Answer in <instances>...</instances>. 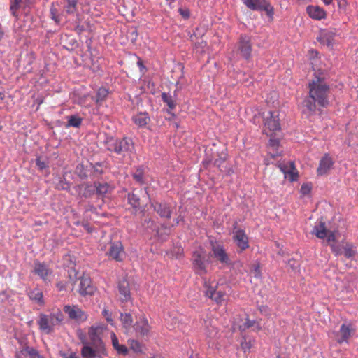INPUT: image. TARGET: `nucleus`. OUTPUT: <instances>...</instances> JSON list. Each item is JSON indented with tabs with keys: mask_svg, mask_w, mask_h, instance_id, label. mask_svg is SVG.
I'll use <instances>...</instances> for the list:
<instances>
[{
	"mask_svg": "<svg viewBox=\"0 0 358 358\" xmlns=\"http://www.w3.org/2000/svg\"><path fill=\"white\" fill-rule=\"evenodd\" d=\"M134 179L139 184H143L144 181V171L141 167L136 169L135 172L132 174Z\"/></svg>",
	"mask_w": 358,
	"mask_h": 358,
	"instance_id": "obj_38",
	"label": "nucleus"
},
{
	"mask_svg": "<svg viewBox=\"0 0 358 358\" xmlns=\"http://www.w3.org/2000/svg\"><path fill=\"white\" fill-rule=\"evenodd\" d=\"M57 287H58L59 291L63 290L64 289V285L62 282L57 283Z\"/></svg>",
	"mask_w": 358,
	"mask_h": 358,
	"instance_id": "obj_56",
	"label": "nucleus"
},
{
	"mask_svg": "<svg viewBox=\"0 0 358 358\" xmlns=\"http://www.w3.org/2000/svg\"><path fill=\"white\" fill-rule=\"evenodd\" d=\"M106 329L105 325L92 326L89 329L88 334L91 344L98 350H104V345L101 336Z\"/></svg>",
	"mask_w": 358,
	"mask_h": 358,
	"instance_id": "obj_6",
	"label": "nucleus"
},
{
	"mask_svg": "<svg viewBox=\"0 0 358 358\" xmlns=\"http://www.w3.org/2000/svg\"><path fill=\"white\" fill-rule=\"evenodd\" d=\"M279 168L284 173L285 178H288L292 182L298 180L299 173L293 162H289V165L280 164Z\"/></svg>",
	"mask_w": 358,
	"mask_h": 358,
	"instance_id": "obj_17",
	"label": "nucleus"
},
{
	"mask_svg": "<svg viewBox=\"0 0 358 358\" xmlns=\"http://www.w3.org/2000/svg\"><path fill=\"white\" fill-rule=\"evenodd\" d=\"M64 311L68 314L70 319L78 322H83L87 319V315L78 306H65Z\"/></svg>",
	"mask_w": 358,
	"mask_h": 358,
	"instance_id": "obj_14",
	"label": "nucleus"
},
{
	"mask_svg": "<svg viewBox=\"0 0 358 358\" xmlns=\"http://www.w3.org/2000/svg\"><path fill=\"white\" fill-rule=\"evenodd\" d=\"M83 195H84V196L87 197V196H90V193H88V192H85L83 193Z\"/></svg>",
	"mask_w": 358,
	"mask_h": 358,
	"instance_id": "obj_60",
	"label": "nucleus"
},
{
	"mask_svg": "<svg viewBox=\"0 0 358 358\" xmlns=\"http://www.w3.org/2000/svg\"><path fill=\"white\" fill-rule=\"evenodd\" d=\"M36 166L40 170H43L47 167V164L45 162L41 161L40 158L36 159Z\"/></svg>",
	"mask_w": 358,
	"mask_h": 358,
	"instance_id": "obj_51",
	"label": "nucleus"
},
{
	"mask_svg": "<svg viewBox=\"0 0 358 358\" xmlns=\"http://www.w3.org/2000/svg\"><path fill=\"white\" fill-rule=\"evenodd\" d=\"M29 297L38 304L43 306L44 304L43 292L38 289H34L29 293Z\"/></svg>",
	"mask_w": 358,
	"mask_h": 358,
	"instance_id": "obj_34",
	"label": "nucleus"
},
{
	"mask_svg": "<svg viewBox=\"0 0 358 358\" xmlns=\"http://www.w3.org/2000/svg\"><path fill=\"white\" fill-rule=\"evenodd\" d=\"M51 18L55 20V22L59 23L60 20L59 16L57 15V9L52 6L50 8Z\"/></svg>",
	"mask_w": 358,
	"mask_h": 358,
	"instance_id": "obj_46",
	"label": "nucleus"
},
{
	"mask_svg": "<svg viewBox=\"0 0 358 358\" xmlns=\"http://www.w3.org/2000/svg\"><path fill=\"white\" fill-rule=\"evenodd\" d=\"M256 271H258V272L259 271V268H256Z\"/></svg>",
	"mask_w": 358,
	"mask_h": 358,
	"instance_id": "obj_64",
	"label": "nucleus"
},
{
	"mask_svg": "<svg viewBox=\"0 0 358 358\" xmlns=\"http://www.w3.org/2000/svg\"><path fill=\"white\" fill-rule=\"evenodd\" d=\"M312 234L320 239H324L326 238L327 245L331 247V251L335 256L343 254L346 258H351L356 255V249L352 243L342 242V245L335 244V232L327 229L325 222L322 220L318 221L314 226Z\"/></svg>",
	"mask_w": 358,
	"mask_h": 358,
	"instance_id": "obj_1",
	"label": "nucleus"
},
{
	"mask_svg": "<svg viewBox=\"0 0 358 358\" xmlns=\"http://www.w3.org/2000/svg\"><path fill=\"white\" fill-rule=\"evenodd\" d=\"M334 164V161L333 158L329 154H325L320 160L319 166L317 169V176L327 174L333 168Z\"/></svg>",
	"mask_w": 358,
	"mask_h": 358,
	"instance_id": "obj_15",
	"label": "nucleus"
},
{
	"mask_svg": "<svg viewBox=\"0 0 358 358\" xmlns=\"http://www.w3.org/2000/svg\"><path fill=\"white\" fill-rule=\"evenodd\" d=\"M80 280L79 293L83 295H92L95 287L92 285V281L89 277L83 276L78 278Z\"/></svg>",
	"mask_w": 358,
	"mask_h": 358,
	"instance_id": "obj_18",
	"label": "nucleus"
},
{
	"mask_svg": "<svg viewBox=\"0 0 358 358\" xmlns=\"http://www.w3.org/2000/svg\"><path fill=\"white\" fill-rule=\"evenodd\" d=\"M3 36H4V32L2 29L1 26L0 25V41L3 38Z\"/></svg>",
	"mask_w": 358,
	"mask_h": 358,
	"instance_id": "obj_59",
	"label": "nucleus"
},
{
	"mask_svg": "<svg viewBox=\"0 0 358 358\" xmlns=\"http://www.w3.org/2000/svg\"><path fill=\"white\" fill-rule=\"evenodd\" d=\"M217 158L213 160V165L217 167L222 172L230 173L231 171L230 168L227 166V155L222 152L220 154L217 155Z\"/></svg>",
	"mask_w": 358,
	"mask_h": 358,
	"instance_id": "obj_21",
	"label": "nucleus"
},
{
	"mask_svg": "<svg viewBox=\"0 0 358 358\" xmlns=\"http://www.w3.org/2000/svg\"><path fill=\"white\" fill-rule=\"evenodd\" d=\"M34 273L38 275L44 281L48 280V277L52 274V271L45 264L36 262L34 264Z\"/></svg>",
	"mask_w": 358,
	"mask_h": 358,
	"instance_id": "obj_22",
	"label": "nucleus"
},
{
	"mask_svg": "<svg viewBox=\"0 0 358 358\" xmlns=\"http://www.w3.org/2000/svg\"><path fill=\"white\" fill-rule=\"evenodd\" d=\"M238 50L241 55L245 59L251 57L252 43L250 37L246 35H241L238 43Z\"/></svg>",
	"mask_w": 358,
	"mask_h": 358,
	"instance_id": "obj_9",
	"label": "nucleus"
},
{
	"mask_svg": "<svg viewBox=\"0 0 358 358\" xmlns=\"http://www.w3.org/2000/svg\"><path fill=\"white\" fill-rule=\"evenodd\" d=\"M128 343L131 350H132L134 352L143 353V345L139 341L134 339H131L128 341Z\"/></svg>",
	"mask_w": 358,
	"mask_h": 358,
	"instance_id": "obj_36",
	"label": "nucleus"
},
{
	"mask_svg": "<svg viewBox=\"0 0 358 358\" xmlns=\"http://www.w3.org/2000/svg\"><path fill=\"white\" fill-rule=\"evenodd\" d=\"M111 340L113 348L120 355H127L128 354V348L124 345H120L119 343V341L117 337L116 336L115 333L111 334Z\"/></svg>",
	"mask_w": 358,
	"mask_h": 358,
	"instance_id": "obj_29",
	"label": "nucleus"
},
{
	"mask_svg": "<svg viewBox=\"0 0 358 358\" xmlns=\"http://www.w3.org/2000/svg\"><path fill=\"white\" fill-rule=\"evenodd\" d=\"M20 355H29L31 358H42L38 351L30 346H24L19 353L16 354L17 358H20Z\"/></svg>",
	"mask_w": 358,
	"mask_h": 358,
	"instance_id": "obj_27",
	"label": "nucleus"
},
{
	"mask_svg": "<svg viewBox=\"0 0 358 358\" xmlns=\"http://www.w3.org/2000/svg\"><path fill=\"white\" fill-rule=\"evenodd\" d=\"M155 210L161 216L169 218L171 216V210L166 204L155 203L154 205Z\"/></svg>",
	"mask_w": 358,
	"mask_h": 358,
	"instance_id": "obj_31",
	"label": "nucleus"
},
{
	"mask_svg": "<svg viewBox=\"0 0 358 358\" xmlns=\"http://www.w3.org/2000/svg\"><path fill=\"white\" fill-rule=\"evenodd\" d=\"M280 129L278 113L269 111L264 117L263 133L271 136Z\"/></svg>",
	"mask_w": 358,
	"mask_h": 358,
	"instance_id": "obj_5",
	"label": "nucleus"
},
{
	"mask_svg": "<svg viewBox=\"0 0 358 358\" xmlns=\"http://www.w3.org/2000/svg\"><path fill=\"white\" fill-rule=\"evenodd\" d=\"M0 96H1V99H3V94L1 93H0Z\"/></svg>",
	"mask_w": 358,
	"mask_h": 358,
	"instance_id": "obj_61",
	"label": "nucleus"
},
{
	"mask_svg": "<svg viewBox=\"0 0 358 358\" xmlns=\"http://www.w3.org/2000/svg\"><path fill=\"white\" fill-rule=\"evenodd\" d=\"M134 122L139 127L146 126L150 122V117L146 113H139L132 117Z\"/></svg>",
	"mask_w": 358,
	"mask_h": 358,
	"instance_id": "obj_25",
	"label": "nucleus"
},
{
	"mask_svg": "<svg viewBox=\"0 0 358 358\" xmlns=\"http://www.w3.org/2000/svg\"><path fill=\"white\" fill-rule=\"evenodd\" d=\"M312 190V185L310 183H303L300 189V192L303 196H306L310 194Z\"/></svg>",
	"mask_w": 358,
	"mask_h": 358,
	"instance_id": "obj_42",
	"label": "nucleus"
},
{
	"mask_svg": "<svg viewBox=\"0 0 358 358\" xmlns=\"http://www.w3.org/2000/svg\"><path fill=\"white\" fill-rule=\"evenodd\" d=\"M233 241L240 252H243L249 248L248 237L243 229L234 230Z\"/></svg>",
	"mask_w": 358,
	"mask_h": 358,
	"instance_id": "obj_11",
	"label": "nucleus"
},
{
	"mask_svg": "<svg viewBox=\"0 0 358 358\" xmlns=\"http://www.w3.org/2000/svg\"><path fill=\"white\" fill-rule=\"evenodd\" d=\"M108 150L118 155H125L134 150V145L131 139L128 138L113 139L108 143Z\"/></svg>",
	"mask_w": 358,
	"mask_h": 358,
	"instance_id": "obj_4",
	"label": "nucleus"
},
{
	"mask_svg": "<svg viewBox=\"0 0 358 358\" xmlns=\"http://www.w3.org/2000/svg\"><path fill=\"white\" fill-rule=\"evenodd\" d=\"M57 188L59 189L66 190L70 188V185L65 180H60V181L57 184Z\"/></svg>",
	"mask_w": 358,
	"mask_h": 358,
	"instance_id": "obj_45",
	"label": "nucleus"
},
{
	"mask_svg": "<svg viewBox=\"0 0 358 358\" xmlns=\"http://www.w3.org/2000/svg\"><path fill=\"white\" fill-rule=\"evenodd\" d=\"M162 99L163 101L166 103L169 106V112L176 108V104L175 101L173 100L172 97L167 94L166 93H162Z\"/></svg>",
	"mask_w": 358,
	"mask_h": 358,
	"instance_id": "obj_39",
	"label": "nucleus"
},
{
	"mask_svg": "<svg viewBox=\"0 0 358 358\" xmlns=\"http://www.w3.org/2000/svg\"><path fill=\"white\" fill-rule=\"evenodd\" d=\"M317 101L314 99H312L309 96L303 101V113L313 114L315 112L316 110V103Z\"/></svg>",
	"mask_w": 358,
	"mask_h": 358,
	"instance_id": "obj_28",
	"label": "nucleus"
},
{
	"mask_svg": "<svg viewBox=\"0 0 358 358\" xmlns=\"http://www.w3.org/2000/svg\"><path fill=\"white\" fill-rule=\"evenodd\" d=\"M120 320L124 327H129L132 324V317L130 313H122Z\"/></svg>",
	"mask_w": 358,
	"mask_h": 358,
	"instance_id": "obj_41",
	"label": "nucleus"
},
{
	"mask_svg": "<svg viewBox=\"0 0 358 358\" xmlns=\"http://www.w3.org/2000/svg\"><path fill=\"white\" fill-rule=\"evenodd\" d=\"M82 123V118L78 115H71L68 117L67 126L78 128Z\"/></svg>",
	"mask_w": 358,
	"mask_h": 358,
	"instance_id": "obj_37",
	"label": "nucleus"
},
{
	"mask_svg": "<svg viewBox=\"0 0 358 358\" xmlns=\"http://www.w3.org/2000/svg\"><path fill=\"white\" fill-rule=\"evenodd\" d=\"M63 320V313L60 310L57 309L49 315L41 313L37 324L42 332L50 334L55 331V327L59 324Z\"/></svg>",
	"mask_w": 358,
	"mask_h": 358,
	"instance_id": "obj_3",
	"label": "nucleus"
},
{
	"mask_svg": "<svg viewBox=\"0 0 358 358\" xmlns=\"http://www.w3.org/2000/svg\"><path fill=\"white\" fill-rule=\"evenodd\" d=\"M109 259L117 262H122L125 257V252L121 242L111 243L108 251L106 252Z\"/></svg>",
	"mask_w": 358,
	"mask_h": 358,
	"instance_id": "obj_12",
	"label": "nucleus"
},
{
	"mask_svg": "<svg viewBox=\"0 0 358 358\" xmlns=\"http://www.w3.org/2000/svg\"><path fill=\"white\" fill-rule=\"evenodd\" d=\"M102 314L106 317V320L112 324L113 319L111 317V313L108 310L104 309L102 312Z\"/></svg>",
	"mask_w": 358,
	"mask_h": 358,
	"instance_id": "obj_50",
	"label": "nucleus"
},
{
	"mask_svg": "<svg viewBox=\"0 0 358 358\" xmlns=\"http://www.w3.org/2000/svg\"><path fill=\"white\" fill-rule=\"evenodd\" d=\"M22 0H10V11L13 17L18 18L17 10L21 6Z\"/></svg>",
	"mask_w": 358,
	"mask_h": 358,
	"instance_id": "obj_35",
	"label": "nucleus"
},
{
	"mask_svg": "<svg viewBox=\"0 0 358 358\" xmlns=\"http://www.w3.org/2000/svg\"><path fill=\"white\" fill-rule=\"evenodd\" d=\"M192 262L194 268L197 274L203 276L207 273L206 264L208 260L204 251L202 250L195 251L192 255Z\"/></svg>",
	"mask_w": 358,
	"mask_h": 358,
	"instance_id": "obj_7",
	"label": "nucleus"
},
{
	"mask_svg": "<svg viewBox=\"0 0 358 358\" xmlns=\"http://www.w3.org/2000/svg\"><path fill=\"white\" fill-rule=\"evenodd\" d=\"M102 350H98L94 347V348L89 346L86 343L84 344L82 350L81 355L84 358H95L96 352H101Z\"/></svg>",
	"mask_w": 358,
	"mask_h": 358,
	"instance_id": "obj_33",
	"label": "nucleus"
},
{
	"mask_svg": "<svg viewBox=\"0 0 358 358\" xmlns=\"http://www.w3.org/2000/svg\"><path fill=\"white\" fill-rule=\"evenodd\" d=\"M248 0H242V1L243 2V3H245V2H247Z\"/></svg>",
	"mask_w": 358,
	"mask_h": 358,
	"instance_id": "obj_62",
	"label": "nucleus"
},
{
	"mask_svg": "<svg viewBox=\"0 0 358 358\" xmlns=\"http://www.w3.org/2000/svg\"><path fill=\"white\" fill-rule=\"evenodd\" d=\"M248 8L253 10H264L266 15L273 19L274 9L267 0H248L244 3Z\"/></svg>",
	"mask_w": 358,
	"mask_h": 358,
	"instance_id": "obj_8",
	"label": "nucleus"
},
{
	"mask_svg": "<svg viewBox=\"0 0 358 358\" xmlns=\"http://www.w3.org/2000/svg\"><path fill=\"white\" fill-rule=\"evenodd\" d=\"M137 64L139 67L141 68H144V66L143 64V62L141 59H138V62H137Z\"/></svg>",
	"mask_w": 358,
	"mask_h": 358,
	"instance_id": "obj_57",
	"label": "nucleus"
},
{
	"mask_svg": "<svg viewBox=\"0 0 358 358\" xmlns=\"http://www.w3.org/2000/svg\"><path fill=\"white\" fill-rule=\"evenodd\" d=\"M66 2V11L69 14H73L76 11L78 0H65Z\"/></svg>",
	"mask_w": 358,
	"mask_h": 358,
	"instance_id": "obj_40",
	"label": "nucleus"
},
{
	"mask_svg": "<svg viewBox=\"0 0 358 358\" xmlns=\"http://www.w3.org/2000/svg\"><path fill=\"white\" fill-rule=\"evenodd\" d=\"M94 187L96 189V194L102 196L111 192L113 189V187L107 182H94Z\"/></svg>",
	"mask_w": 358,
	"mask_h": 358,
	"instance_id": "obj_24",
	"label": "nucleus"
},
{
	"mask_svg": "<svg viewBox=\"0 0 358 358\" xmlns=\"http://www.w3.org/2000/svg\"><path fill=\"white\" fill-rule=\"evenodd\" d=\"M204 331L207 338H209L210 339H217L218 338V329L216 327L212 324L211 321L205 322Z\"/></svg>",
	"mask_w": 358,
	"mask_h": 358,
	"instance_id": "obj_26",
	"label": "nucleus"
},
{
	"mask_svg": "<svg viewBox=\"0 0 358 358\" xmlns=\"http://www.w3.org/2000/svg\"><path fill=\"white\" fill-rule=\"evenodd\" d=\"M254 325L255 321H251L248 318H247L245 323L243 324V326H240V329L243 331L245 330L246 329L253 327Z\"/></svg>",
	"mask_w": 358,
	"mask_h": 358,
	"instance_id": "obj_47",
	"label": "nucleus"
},
{
	"mask_svg": "<svg viewBox=\"0 0 358 358\" xmlns=\"http://www.w3.org/2000/svg\"><path fill=\"white\" fill-rule=\"evenodd\" d=\"M120 300L122 302H127L131 300V292L129 282L124 279L118 282L117 285Z\"/></svg>",
	"mask_w": 358,
	"mask_h": 358,
	"instance_id": "obj_19",
	"label": "nucleus"
},
{
	"mask_svg": "<svg viewBox=\"0 0 358 358\" xmlns=\"http://www.w3.org/2000/svg\"><path fill=\"white\" fill-rule=\"evenodd\" d=\"M317 41L321 43H326L328 46L331 45V40L329 38H327L325 34H323L320 37H318Z\"/></svg>",
	"mask_w": 358,
	"mask_h": 358,
	"instance_id": "obj_48",
	"label": "nucleus"
},
{
	"mask_svg": "<svg viewBox=\"0 0 358 358\" xmlns=\"http://www.w3.org/2000/svg\"><path fill=\"white\" fill-rule=\"evenodd\" d=\"M211 256L224 265L230 264V259L224 247L220 244L212 243Z\"/></svg>",
	"mask_w": 358,
	"mask_h": 358,
	"instance_id": "obj_13",
	"label": "nucleus"
},
{
	"mask_svg": "<svg viewBox=\"0 0 358 358\" xmlns=\"http://www.w3.org/2000/svg\"><path fill=\"white\" fill-rule=\"evenodd\" d=\"M322 1L325 5L328 6L333 2V0H322Z\"/></svg>",
	"mask_w": 358,
	"mask_h": 358,
	"instance_id": "obj_58",
	"label": "nucleus"
},
{
	"mask_svg": "<svg viewBox=\"0 0 358 358\" xmlns=\"http://www.w3.org/2000/svg\"><path fill=\"white\" fill-rule=\"evenodd\" d=\"M207 47V43L206 41H202L201 43H199L197 45H196V51L199 50V48H201V52H205L204 48Z\"/></svg>",
	"mask_w": 358,
	"mask_h": 358,
	"instance_id": "obj_49",
	"label": "nucleus"
},
{
	"mask_svg": "<svg viewBox=\"0 0 358 358\" xmlns=\"http://www.w3.org/2000/svg\"><path fill=\"white\" fill-rule=\"evenodd\" d=\"M355 333V329L352 327L351 324H343L337 333L336 341L338 343H348L349 339Z\"/></svg>",
	"mask_w": 358,
	"mask_h": 358,
	"instance_id": "obj_16",
	"label": "nucleus"
},
{
	"mask_svg": "<svg viewBox=\"0 0 358 358\" xmlns=\"http://www.w3.org/2000/svg\"><path fill=\"white\" fill-rule=\"evenodd\" d=\"M128 202L136 210H139L142 208L141 198L134 191L128 194Z\"/></svg>",
	"mask_w": 358,
	"mask_h": 358,
	"instance_id": "obj_30",
	"label": "nucleus"
},
{
	"mask_svg": "<svg viewBox=\"0 0 358 358\" xmlns=\"http://www.w3.org/2000/svg\"><path fill=\"white\" fill-rule=\"evenodd\" d=\"M180 15L185 19V20H187L190 17V13L189 11V10H181L180 9Z\"/></svg>",
	"mask_w": 358,
	"mask_h": 358,
	"instance_id": "obj_53",
	"label": "nucleus"
},
{
	"mask_svg": "<svg viewBox=\"0 0 358 358\" xmlns=\"http://www.w3.org/2000/svg\"><path fill=\"white\" fill-rule=\"evenodd\" d=\"M82 226L88 233H91L93 230L92 227L87 222H83Z\"/></svg>",
	"mask_w": 358,
	"mask_h": 358,
	"instance_id": "obj_54",
	"label": "nucleus"
},
{
	"mask_svg": "<svg viewBox=\"0 0 358 358\" xmlns=\"http://www.w3.org/2000/svg\"><path fill=\"white\" fill-rule=\"evenodd\" d=\"M241 347L244 352H249L250 348H252V344L250 341H246L245 339L241 343Z\"/></svg>",
	"mask_w": 358,
	"mask_h": 358,
	"instance_id": "obj_43",
	"label": "nucleus"
},
{
	"mask_svg": "<svg viewBox=\"0 0 358 358\" xmlns=\"http://www.w3.org/2000/svg\"><path fill=\"white\" fill-rule=\"evenodd\" d=\"M108 95V90L106 87H100L98 89L96 95L93 97L97 106H100L106 99Z\"/></svg>",
	"mask_w": 358,
	"mask_h": 358,
	"instance_id": "obj_32",
	"label": "nucleus"
},
{
	"mask_svg": "<svg viewBox=\"0 0 358 358\" xmlns=\"http://www.w3.org/2000/svg\"><path fill=\"white\" fill-rule=\"evenodd\" d=\"M134 328L136 332L141 336H148L150 330L148 321L145 316L141 317L139 320L136 321L134 325Z\"/></svg>",
	"mask_w": 358,
	"mask_h": 358,
	"instance_id": "obj_20",
	"label": "nucleus"
},
{
	"mask_svg": "<svg viewBox=\"0 0 358 358\" xmlns=\"http://www.w3.org/2000/svg\"><path fill=\"white\" fill-rule=\"evenodd\" d=\"M309 95L317 101L319 106L326 107L329 104V86L324 80L317 78L308 85Z\"/></svg>",
	"mask_w": 358,
	"mask_h": 358,
	"instance_id": "obj_2",
	"label": "nucleus"
},
{
	"mask_svg": "<svg viewBox=\"0 0 358 358\" xmlns=\"http://www.w3.org/2000/svg\"><path fill=\"white\" fill-rule=\"evenodd\" d=\"M278 143H279L278 141H277L275 139H273V138L270 139V144L271 146H273V147L278 146Z\"/></svg>",
	"mask_w": 358,
	"mask_h": 358,
	"instance_id": "obj_55",
	"label": "nucleus"
},
{
	"mask_svg": "<svg viewBox=\"0 0 358 358\" xmlns=\"http://www.w3.org/2000/svg\"><path fill=\"white\" fill-rule=\"evenodd\" d=\"M92 208H93V206H92L89 207L88 210H91Z\"/></svg>",
	"mask_w": 358,
	"mask_h": 358,
	"instance_id": "obj_63",
	"label": "nucleus"
},
{
	"mask_svg": "<svg viewBox=\"0 0 358 358\" xmlns=\"http://www.w3.org/2000/svg\"><path fill=\"white\" fill-rule=\"evenodd\" d=\"M287 264L294 271H297L299 267V262L294 259H290Z\"/></svg>",
	"mask_w": 358,
	"mask_h": 358,
	"instance_id": "obj_44",
	"label": "nucleus"
},
{
	"mask_svg": "<svg viewBox=\"0 0 358 358\" xmlns=\"http://www.w3.org/2000/svg\"><path fill=\"white\" fill-rule=\"evenodd\" d=\"M203 285L206 288V296L213 300L218 305H222L225 301V293L222 291H216L215 288L210 286L205 278Z\"/></svg>",
	"mask_w": 358,
	"mask_h": 358,
	"instance_id": "obj_10",
	"label": "nucleus"
},
{
	"mask_svg": "<svg viewBox=\"0 0 358 358\" xmlns=\"http://www.w3.org/2000/svg\"><path fill=\"white\" fill-rule=\"evenodd\" d=\"M308 15L315 20H320L326 17V12L322 8L315 6H308L306 8Z\"/></svg>",
	"mask_w": 358,
	"mask_h": 358,
	"instance_id": "obj_23",
	"label": "nucleus"
},
{
	"mask_svg": "<svg viewBox=\"0 0 358 358\" xmlns=\"http://www.w3.org/2000/svg\"><path fill=\"white\" fill-rule=\"evenodd\" d=\"M61 356L62 358H79V357L74 352H71L69 354L62 353L61 354Z\"/></svg>",
	"mask_w": 358,
	"mask_h": 358,
	"instance_id": "obj_52",
	"label": "nucleus"
}]
</instances>
